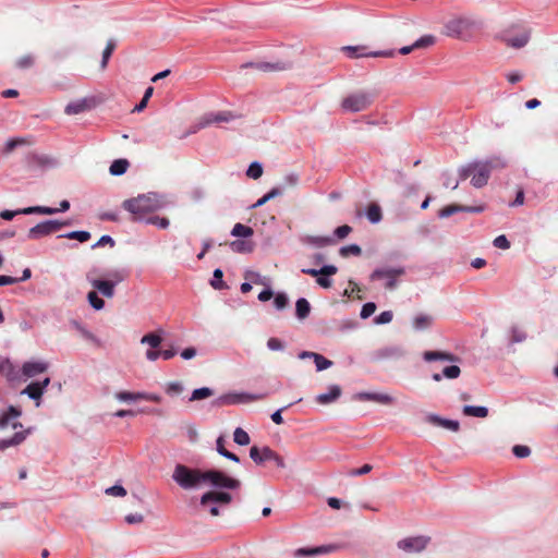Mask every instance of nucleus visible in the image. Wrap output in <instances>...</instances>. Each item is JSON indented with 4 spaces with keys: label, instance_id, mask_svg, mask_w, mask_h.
<instances>
[{
    "label": "nucleus",
    "instance_id": "nucleus-1",
    "mask_svg": "<svg viewBox=\"0 0 558 558\" xmlns=\"http://www.w3.org/2000/svg\"><path fill=\"white\" fill-rule=\"evenodd\" d=\"M172 481L183 490H198L210 485L217 489H238L241 482L216 469H199L178 463L174 465Z\"/></svg>",
    "mask_w": 558,
    "mask_h": 558
},
{
    "label": "nucleus",
    "instance_id": "nucleus-2",
    "mask_svg": "<svg viewBox=\"0 0 558 558\" xmlns=\"http://www.w3.org/2000/svg\"><path fill=\"white\" fill-rule=\"evenodd\" d=\"M506 166L507 161L500 157H494L487 161L471 162L468 166L461 168L460 178L461 180H465L466 178L472 177V185L475 187H483L487 184L490 171L493 169L505 168Z\"/></svg>",
    "mask_w": 558,
    "mask_h": 558
},
{
    "label": "nucleus",
    "instance_id": "nucleus-3",
    "mask_svg": "<svg viewBox=\"0 0 558 558\" xmlns=\"http://www.w3.org/2000/svg\"><path fill=\"white\" fill-rule=\"evenodd\" d=\"M165 205L162 197L156 193L140 195L123 202V207L135 216L156 211Z\"/></svg>",
    "mask_w": 558,
    "mask_h": 558
},
{
    "label": "nucleus",
    "instance_id": "nucleus-4",
    "mask_svg": "<svg viewBox=\"0 0 558 558\" xmlns=\"http://www.w3.org/2000/svg\"><path fill=\"white\" fill-rule=\"evenodd\" d=\"M377 93L372 89H359L347 95L341 101V108L347 112L364 111L372 106Z\"/></svg>",
    "mask_w": 558,
    "mask_h": 558
},
{
    "label": "nucleus",
    "instance_id": "nucleus-5",
    "mask_svg": "<svg viewBox=\"0 0 558 558\" xmlns=\"http://www.w3.org/2000/svg\"><path fill=\"white\" fill-rule=\"evenodd\" d=\"M531 33L527 28L520 25H511L502 29L498 37L507 46L519 49L524 47L530 40Z\"/></svg>",
    "mask_w": 558,
    "mask_h": 558
},
{
    "label": "nucleus",
    "instance_id": "nucleus-6",
    "mask_svg": "<svg viewBox=\"0 0 558 558\" xmlns=\"http://www.w3.org/2000/svg\"><path fill=\"white\" fill-rule=\"evenodd\" d=\"M475 25V21L470 16H453L444 24L441 33L448 37L462 38Z\"/></svg>",
    "mask_w": 558,
    "mask_h": 558
},
{
    "label": "nucleus",
    "instance_id": "nucleus-7",
    "mask_svg": "<svg viewBox=\"0 0 558 558\" xmlns=\"http://www.w3.org/2000/svg\"><path fill=\"white\" fill-rule=\"evenodd\" d=\"M238 118L239 116L231 111L208 112L198 119L197 123L193 126V132L198 129L207 128L211 124L222 125L223 123H231Z\"/></svg>",
    "mask_w": 558,
    "mask_h": 558
},
{
    "label": "nucleus",
    "instance_id": "nucleus-8",
    "mask_svg": "<svg viewBox=\"0 0 558 558\" xmlns=\"http://www.w3.org/2000/svg\"><path fill=\"white\" fill-rule=\"evenodd\" d=\"M66 225H68L66 221H60V220L41 221L28 230L27 239L39 240L44 236L50 235V234L59 231Z\"/></svg>",
    "mask_w": 558,
    "mask_h": 558
},
{
    "label": "nucleus",
    "instance_id": "nucleus-9",
    "mask_svg": "<svg viewBox=\"0 0 558 558\" xmlns=\"http://www.w3.org/2000/svg\"><path fill=\"white\" fill-rule=\"evenodd\" d=\"M405 274L403 267H384L375 269L372 275V280H385V287L388 290H393L397 287V279Z\"/></svg>",
    "mask_w": 558,
    "mask_h": 558
},
{
    "label": "nucleus",
    "instance_id": "nucleus-10",
    "mask_svg": "<svg viewBox=\"0 0 558 558\" xmlns=\"http://www.w3.org/2000/svg\"><path fill=\"white\" fill-rule=\"evenodd\" d=\"M265 397H266L265 393L253 395V393H247V392H231V393H226L223 396H220L216 402L219 405H233V404H241V403H248L252 401H257V400L264 399Z\"/></svg>",
    "mask_w": 558,
    "mask_h": 558
},
{
    "label": "nucleus",
    "instance_id": "nucleus-11",
    "mask_svg": "<svg viewBox=\"0 0 558 558\" xmlns=\"http://www.w3.org/2000/svg\"><path fill=\"white\" fill-rule=\"evenodd\" d=\"M338 269L333 265H325L320 269L315 268H304L302 269L303 274L310 275L312 277H317L316 282L322 288L328 289L331 287V280L328 278L337 274Z\"/></svg>",
    "mask_w": 558,
    "mask_h": 558
},
{
    "label": "nucleus",
    "instance_id": "nucleus-12",
    "mask_svg": "<svg viewBox=\"0 0 558 558\" xmlns=\"http://www.w3.org/2000/svg\"><path fill=\"white\" fill-rule=\"evenodd\" d=\"M342 50L350 58H361V57L392 58L396 54V51L393 49L366 52L365 51L366 47H364V46H345L342 48Z\"/></svg>",
    "mask_w": 558,
    "mask_h": 558
},
{
    "label": "nucleus",
    "instance_id": "nucleus-13",
    "mask_svg": "<svg viewBox=\"0 0 558 558\" xmlns=\"http://www.w3.org/2000/svg\"><path fill=\"white\" fill-rule=\"evenodd\" d=\"M232 502V495L223 490H207L199 497V507L205 508L210 504L229 505Z\"/></svg>",
    "mask_w": 558,
    "mask_h": 558
},
{
    "label": "nucleus",
    "instance_id": "nucleus-14",
    "mask_svg": "<svg viewBox=\"0 0 558 558\" xmlns=\"http://www.w3.org/2000/svg\"><path fill=\"white\" fill-rule=\"evenodd\" d=\"M428 541L425 536L407 537L398 542V548L408 554L420 553L425 549Z\"/></svg>",
    "mask_w": 558,
    "mask_h": 558
},
{
    "label": "nucleus",
    "instance_id": "nucleus-15",
    "mask_svg": "<svg viewBox=\"0 0 558 558\" xmlns=\"http://www.w3.org/2000/svg\"><path fill=\"white\" fill-rule=\"evenodd\" d=\"M54 210L47 206H32L17 210H2L0 211V217L4 220H12L16 215H32V214H40V215H51Z\"/></svg>",
    "mask_w": 558,
    "mask_h": 558
},
{
    "label": "nucleus",
    "instance_id": "nucleus-16",
    "mask_svg": "<svg viewBox=\"0 0 558 558\" xmlns=\"http://www.w3.org/2000/svg\"><path fill=\"white\" fill-rule=\"evenodd\" d=\"M116 399L122 402H130L136 400H146L159 403L161 401V397L156 393L148 392H129V391H120L116 393Z\"/></svg>",
    "mask_w": 558,
    "mask_h": 558
},
{
    "label": "nucleus",
    "instance_id": "nucleus-17",
    "mask_svg": "<svg viewBox=\"0 0 558 558\" xmlns=\"http://www.w3.org/2000/svg\"><path fill=\"white\" fill-rule=\"evenodd\" d=\"M352 400L354 401H374L380 404H391L395 399L387 395L380 392H357L352 396Z\"/></svg>",
    "mask_w": 558,
    "mask_h": 558
},
{
    "label": "nucleus",
    "instance_id": "nucleus-18",
    "mask_svg": "<svg viewBox=\"0 0 558 558\" xmlns=\"http://www.w3.org/2000/svg\"><path fill=\"white\" fill-rule=\"evenodd\" d=\"M96 105L95 98H82L66 105L64 112L66 114H78L93 109Z\"/></svg>",
    "mask_w": 558,
    "mask_h": 558
},
{
    "label": "nucleus",
    "instance_id": "nucleus-19",
    "mask_svg": "<svg viewBox=\"0 0 558 558\" xmlns=\"http://www.w3.org/2000/svg\"><path fill=\"white\" fill-rule=\"evenodd\" d=\"M405 350L400 345H392V347H386L381 348L374 352L373 356L376 361L381 360H398L404 356Z\"/></svg>",
    "mask_w": 558,
    "mask_h": 558
},
{
    "label": "nucleus",
    "instance_id": "nucleus-20",
    "mask_svg": "<svg viewBox=\"0 0 558 558\" xmlns=\"http://www.w3.org/2000/svg\"><path fill=\"white\" fill-rule=\"evenodd\" d=\"M290 66L286 62H250L242 65V68H254L262 72H278L287 70Z\"/></svg>",
    "mask_w": 558,
    "mask_h": 558
},
{
    "label": "nucleus",
    "instance_id": "nucleus-21",
    "mask_svg": "<svg viewBox=\"0 0 558 558\" xmlns=\"http://www.w3.org/2000/svg\"><path fill=\"white\" fill-rule=\"evenodd\" d=\"M425 420L429 424L442 427L454 433H457L460 429L459 421L444 418L437 414H428Z\"/></svg>",
    "mask_w": 558,
    "mask_h": 558
},
{
    "label": "nucleus",
    "instance_id": "nucleus-22",
    "mask_svg": "<svg viewBox=\"0 0 558 558\" xmlns=\"http://www.w3.org/2000/svg\"><path fill=\"white\" fill-rule=\"evenodd\" d=\"M250 457L256 464H263L266 461H270V459L275 457V451L267 446L263 448L253 446L250 449Z\"/></svg>",
    "mask_w": 558,
    "mask_h": 558
},
{
    "label": "nucleus",
    "instance_id": "nucleus-23",
    "mask_svg": "<svg viewBox=\"0 0 558 558\" xmlns=\"http://www.w3.org/2000/svg\"><path fill=\"white\" fill-rule=\"evenodd\" d=\"M48 368V364L39 361H29L25 362L22 367V373L27 378H32L40 373L46 372Z\"/></svg>",
    "mask_w": 558,
    "mask_h": 558
},
{
    "label": "nucleus",
    "instance_id": "nucleus-24",
    "mask_svg": "<svg viewBox=\"0 0 558 558\" xmlns=\"http://www.w3.org/2000/svg\"><path fill=\"white\" fill-rule=\"evenodd\" d=\"M90 284L106 298L110 299L114 295L116 282L113 281L93 279Z\"/></svg>",
    "mask_w": 558,
    "mask_h": 558
},
{
    "label": "nucleus",
    "instance_id": "nucleus-25",
    "mask_svg": "<svg viewBox=\"0 0 558 558\" xmlns=\"http://www.w3.org/2000/svg\"><path fill=\"white\" fill-rule=\"evenodd\" d=\"M341 396V388L338 385H331L329 387V391L326 393L317 395L315 400L319 404H330L338 400V398Z\"/></svg>",
    "mask_w": 558,
    "mask_h": 558
},
{
    "label": "nucleus",
    "instance_id": "nucleus-26",
    "mask_svg": "<svg viewBox=\"0 0 558 558\" xmlns=\"http://www.w3.org/2000/svg\"><path fill=\"white\" fill-rule=\"evenodd\" d=\"M423 359L426 362L441 361V362H457L458 357L445 351H425Z\"/></svg>",
    "mask_w": 558,
    "mask_h": 558
},
{
    "label": "nucleus",
    "instance_id": "nucleus-27",
    "mask_svg": "<svg viewBox=\"0 0 558 558\" xmlns=\"http://www.w3.org/2000/svg\"><path fill=\"white\" fill-rule=\"evenodd\" d=\"M335 549V546L328 545V546H317L312 548H299L295 551L296 557H310V556H316V555H323L330 553Z\"/></svg>",
    "mask_w": 558,
    "mask_h": 558
},
{
    "label": "nucleus",
    "instance_id": "nucleus-28",
    "mask_svg": "<svg viewBox=\"0 0 558 558\" xmlns=\"http://www.w3.org/2000/svg\"><path fill=\"white\" fill-rule=\"evenodd\" d=\"M460 374H461V369L459 366L449 365V366H446L442 368L441 374H439V373L433 374L432 378L435 381H440L442 379V377L448 378V379H456L460 376Z\"/></svg>",
    "mask_w": 558,
    "mask_h": 558
},
{
    "label": "nucleus",
    "instance_id": "nucleus-29",
    "mask_svg": "<svg viewBox=\"0 0 558 558\" xmlns=\"http://www.w3.org/2000/svg\"><path fill=\"white\" fill-rule=\"evenodd\" d=\"M434 322L433 316L428 314H418L413 318L412 325L416 331L428 329Z\"/></svg>",
    "mask_w": 558,
    "mask_h": 558
},
{
    "label": "nucleus",
    "instance_id": "nucleus-30",
    "mask_svg": "<svg viewBox=\"0 0 558 558\" xmlns=\"http://www.w3.org/2000/svg\"><path fill=\"white\" fill-rule=\"evenodd\" d=\"M230 248L235 253H251L254 248V244L245 239L234 240L229 243Z\"/></svg>",
    "mask_w": 558,
    "mask_h": 558
},
{
    "label": "nucleus",
    "instance_id": "nucleus-31",
    "mask_svg": "<svg viewBox=\"0 0 558 558\" xmlns=\"http://www.w3.org/2000/svg\"><path fill=\"white\" fill-rule=\"evenodd\" d=\"M22 395L28 396L32 400L36 401V407H40V398L44 392L38 384L31 383L22 390Z\"/></svg>",
    "mask_w": 558,
    "mask_h": 558
},
{
    "label": "nucleus",
    "instance_id": "nucleus-32",
    "mask_svg": "<svg viewBox=\"0 0 558 558\" xmlns=\"http://www.w3.org/2000/svg\"><path fill=\"white\" fill-rule=\"evenodd\" d=\"M462 413L465 416L485 418L488 415V409L482 405H464Z\"/></svg>",
    "mask_w": 558,
    "mask_h": 558
},
{
    "label": "nucleus",
    "instance_id": "nucleus-33",
    "mask_svg": "<svg viewBox=\"0 0 558 558\" xmlns=\"http://www.w3.org/2000/svg\"><path fill=\"white\" fill-rule=\"evenodd\" d=\"M311 313V305L308 301L304 298H301L295 303V314L296 317L301 320L305 319Z\"/></svg>",
    "mask_w": 558,
    "mask_h": 558
},
{
    "label": "nucleus",
    "instance_id": "nucleus-34",
    "mask_svg": "<svg viewBox=\"0 0 558 558\" xmlns=\"http://www.w3.org/2000/svg\"><path fill=\"white\" fill-rule=\"evenodd\" d=\"M129 166L130 163L126 159H117L111 163L109 172L114 177L122 175L126 172Z\"/></svg>",
    "mask_w": 558,
    "mask_h": 558
},
{
    "label": "nucleus",
    "instance_id": "nucleus-35",
    "mask_svg": "<svg viewBox=\"0 0 558 558\" xmlns=\"http://www.w3.org/2000/svg\"><path fill=\"white\" fill-rule=\"evenodd\" d=\"M254 231L251 227L244 226L240 222L235 223L231 230V235L235 238L247 239L253 235Z\"/></svg>",
    "mask_w": 558,
    "mask_h": 558
},
{
    "label": "nucleus",
    "instance_id": "nucleus-36",
    "mask_svg": "<svg viewBox=\"0 0 558 558\" xmlns=\"http://www.w3.org/2000/svg\"><path fill=\"white\" fill-rule=\"evenodd\" d=\"M216 449H217V452L220 456H222V457H225V458H227V459H229V460H231L233 462H239L240 461V459H239V457L236 454H234V453H232V452H230V451H228L226 449V447H225V438L222 436L217 438V440H216Z\"/></svg>",
    "mask_w": 558,
    "mask_h": 558
},
{
    "label": "nucleus",
    "instance_id": "nucleus-37",
    "mask_svg": "<svg viewBox=\"0 0 558 558\" xmlns=\"http://www.w3.org/2000/svg\"><path fill=\"white\" fill-rule=\"evenodd\" d=\"M366 217L369 220V222L378 223L381 220V218H383L380 206L378 204H375V203L371 204L367 207Z\"/></svg>",
    "mask_w": 558,
    "mask_h": 558
},
{
    "label": "nucleus",
    "instance_id": "nucleus-38",
    "mask_svg": "<svg viewBox=\"0 0 558 558\" xmlns=\"http://www.w3.org/2000/svg\"><path fill=\"white\" fill-rule=\"evenodd\" d=\"M35 56L32 53L22 56L16 59L15 66L20 70H27L31 69L35 64Z\"/></svg>",
    "mask_w": 558,
    "mask_h": 558
},
{
    "label": "nucleus",
    "instance_id": "nucleus-39",
    "mask_svg": "<svg viewBox=\"0 0 558 558\" xmlns=\"http://www.w3.org/2000/svg\"><path fill=\"white\" fill-rule=\"evenodd\" d=\"M214 395V390L208 387H202L193 390L190 401H197L209 398Z\"/></svg>",
    "mask_w": 558,
    "mask_h": 558
},
{
    "label": "nucleus",
    "instance_id": "nucleus-40",
    "mask_svg": "<svg viewBox=\"0 0 558 558\" xmlns=\"http://www.w3.org/2000/svg\"><path fill=\"white\" fill-rule=\"evenodd\" d=\"M116 48V41L113 39H109L107 41V45L102 51V58H101V62H100V66L101 69H105L108 64V61L113 52Z\"/></svg>",
    "mask_w": 558,
    "mask_h": 558
},
{
    "label": "nucleus",
    "instance_id": "nucleus-41",
    "mask_svg": "<svg viewBox=\"0 0 558 558\" xmlns=\"http://www.w3.org/2000/svg\"><path fill=\"white\" fill-rule=\"evenodd\" d=\"M59 238H65L70 240H77L81 243H84L90 239V233L87 231H71L65 234L59 235Z\"/></svg>",
    "mask_w": 558,
    "mask_h": 558
},
{
    "label": "nucleus",
    "instance_id": "nucleus-42",
    "mask_svg": "<svg viewBox=\"0 0 558 558\" xmlns=\"http://www.w3.org/2000/svg\"><path fill=\"white\" fill-rule=\"evenodd\" d=\"M162 339L159 335L149 332L142 337L141 343L148 344L150 348H158L161 343Z\"/></svg>",
    "mask_w": 558,
    "mask_h": 558
},
{
    "label": "nucleus",
    "instance_id": "nucleus-43",
    "mask_svg": "<svg viewBox=\"0 0 558 558\" xmlns=\"http://www.w3.org/2000/svg\"><path fill=\"white\" fill-rule=\"evenodd\" d=\"M233 440L235 444L240 446H246L250 444V436L248 434L242 429L241 427H236L233 433Z\"/></svg>",
    "mask_w": 558,
    "mask_h": 558
},
{
    "label": "nucleus",
    "instance_id": "nucleus-44",
    "mask_svg": "<svg viewBox=\"0 0 558 558\" xmlns=\"http://www.w3.org/2000/svg\"><path fill=\"white\" fill-rule=\"evenodd\" d=\"M87 300L89 305L96 311H100L105 307V301L100 299L95 291L88 292Z\"/></svg>",
    "mask_w": 558,
    "mask_h": 558
},
{
    "label": "nucleus",
    "instance_id": "nucleus-45",
    "mask_svg": "<svg viewBox=\"0 0 558 558\" xmlns=\"http://www.w3.org/2000/svg\"><path fill=\"white\" fill-rule=\"evenodd\" d=\"M436 43V37L434 35H424L417 40L414 41V47L416 49H423L433 46Z\"/></svg>",
    "mask_w": 558,
    "mask_h": 558
},
{
    "label": "nucleus",
    "instance_id": "nucleus-46",
    "mask_svg": "<svg viewBox=\"0 0 558 558\" xmlns=\"http://www.w3.org/2000/svg\"><path fill=\"white\" fill-rule=\"evenodd\" d=\"M306 242L318 247H324L333 243L330 236H307Z\"/></svg>",
    "mask_w": 558,
    "mask_h": 558
},
{
    "label": "nucleus",
    "instance_id": "nucleus-47",
    "mask_svg": "<svg viewBox=\"0 0 558 558\" xmlns=\"http://www.w3.org/2000/svg\"><path fill=\"white\" fill-rule=\"evenodd\" d=\"M214 278L213 280L210 281V286L216 289V290H221L223 288H226V284L225 282L222 281V276H223V272L221 269L217 268L214 270Z\"/></svg>",
    "mask_w": 558,
    "mask_h": 558
},
{
    "label": "nucleus",
    "instance_id": "nucleus-48",
    "mask_svg": "<svg viewBox=\"0 0 558 558\" xmlns=\"http://www.w3.org/2000/svg\"><path fill=\"white\" fill-rule=\"evenodd\" d=\"M361 253H362V250L357 244H350L347 246H342L340 248V255L342 257H348L350 255L359 256V255H361Z\"/></svg>",
    "mask_w": 558,
    "mask_h": 558
},
{
    "label": "nucleus",
    "instance_id": "nucleus-49",
    "mask_svg": "<svg viewBox=\"0 0 558 558\" xmlns=\"http://www.w3.org/2000/svg\"><path fill=\"white\" fill-rule=\"evenodd\" d=\"M457 213H463V206L462 205H449V206L444 207L439 211V217L440 218H448V217H450V216H452L453 214H457Z\"/></svg>",
    "mask_w": 558,
    "mask_h": 558
},
{
    "label": "nucleus",
    "instance_id": "nucleus-50",
    "mask_svg": "<svg viewBox=\"0 0 558 558\" xmlns=\"http://www.w3.org/2000/svg\"><path fill=\"white\" fill-rule=\"evenodd\" d=\"M246 174L248 178H252V179H258L262 177L263 174V167L259 162L257 161H254L250 165L247 171H246Z\"/></svg>",
    "mask_w": 558,
    "mask_h": 558
},
{
    "label": "nucleus",
    "instance_id": "nucleus-51",
    "mask_svg": "<svg viewBox=\"0 0 558 558\" xmlns=\"http://www.w3.org/2000/svg\"><path fill=\"white\" fill-rule=\"evenodd\" d=\"M314 363L318 372L325 371L332 365V362L330 360L326 359L325 356L318 353L315 356Z\"/></svg>",
    "mask_w": 558,
    "mask_h": 558
},
{
    "label": "nucleus",
    "instance_id": "nucleus-52",
    "mask_svg": "<svg viewBox=\"0 0 558 558\" xmlns=\"http://www.w3.org/2000/svg\"><path fill=\"white\" fill-rule=\"evenodd\" d=\"M183 385L180 381H171L166 386V392L169 396H178L183 391Z\"/></svg>",
    "mask_w": 558,
    "mask_h": 558
},
{
    "label": "nucleus",
    "instance_id": "nucleus-53",
    "mask_svg": "<svg viewBox=\"0 0 558 558\" xmlns=\"http://www.w3.org/2000/svg\"><path fill=\"white\" fill-rule=\"evenodd\" d=\"M288 303H289V299L286 293L280 292V293L276 294V296L274 299V305L278 311L286 308Z\"/></svg>",
    "mask_w": 558,
    "mask_h": 558
},
{
    "label": "nucleus",
    "instance_id": "nucleus-54",
    "mask_svg": "<svg viewBox=\"0 0 558 558\" xmlns=\"http://www.w3.org/2000/svg\"><path fill=\"white\" fill-rule=\"evenodd\" d=\"M33 432V428L32 427H28L27 429H25L24 432H19V433H15L12 437H11V444L13 446H17L20 444H22L26 437Z\"/></svg>",
    "mask_w": 558,
    "mask_h": 558
},
{
    "label": "nucleus",
    "instance_id": "nucleus-55",
    "mask_svg": "<svg viewBox=\"0 0 558 558\" xmlns=\"http://www.w3.org/2000/svg\"><path fill=\"white\" fill-rule=\"evenodd\" d=\"M393 318V314L391 311H384L378 316L375 317L374 323L376 325H385L389 324Z\"/></svg>",
    "mask_w": 558,
    "mask_h": 558
},
{
    "label": "nucleus",
    "instance_id": "nucleus-56",
    "mask_svg": "<svg viewBox=\"0 0 558 558\" xmlns=\"http://www.w3.org/2000/svg\"><path fill=\"white\" fill-rule=\"evenodd\" d=\"M526 339V333L517 326L511 328V342L519 343Z\"/></svg>",
    "mask_w": 558,
    "mask_h": 558
},
{
    "label": "nucleus",
    "instance_id": "nucleus-57",
    "mask_svg": "<svg viewBox=\"0 0 558 558\" xmlns=\"http://www.w3.org/2000/svg\"><path fill=\"white\" fill-rule=\"evenodd\" d=\"M146 223L156 225L160 229H167L170 225L169 220L165 217L154 216L146 220Z\"/></svg>",
    "mask_w": 558,
    "mask_h": 558
},
{
    "label": "nucleus",
    "instance_id": "nucleus-58",
    "mask_svg": "<svg viewBox=\"0 0 558 558\" xmlns=\"http://www.w3.org/2000/svg\"><path fill=\"white\" fill-rule=\"evenodd\" d=\"M375 311H376L375 303H373V302L365 303L362 306L360 316H361V318L366 319V318L371 317L375 313Z\"/></svg>",
    "mask_w": 558,
    "mask_h": 558
},
{
    "label": "nucleus",
    "instance_id": "nucleus-59",
    "mask_svg": "<svg viewBox=\"0 0 558 558\" xmlns=\"http://www.w3.org/2000/svg\"><path fill=\"white\" fill-rule=\"evenodd\" d=\"M512 452L517 458H526L531 454V449L524 445H515L512 448Z\"/></svg>",
    "mask_w": 558,
    "mask_h": 558
},
{
    "label": "nucleus",
    "instance_id": "nucleus-60",
    "mask_svg": "<svg viewBox=\"0 0 558 558\" xmlns=\"http://www.w3.org/2000/svg\"><path fill=\"white\" fill-rule=\"evenodd\" d=\"M71 324L85 339H94V335L84 325L77 320H73Z\"/></svg>",
    "mask_w": 558,
    "mask_h": 558
},
{
    "label": "nucleus",
    "instance_id": "nucleus-61",
    "mask_svg": "<svg viewBox=\"0 0 558 558\" xmlns=\"http://www.w3.org/2000/svg\"><path fill=\"white\" fill-rule=\"evenodd\" d=\"M106 494L116 497H123L126 495V490L121 485H113L106 489Z\"/></svg>",
    "mask_w": 558,
    "mask_h": 558
},
{
    "label": "nucleus",
    "instance_id": "nucleus-62",
    "mask_svg": "<svg viewBox=\"0 0 558 558\" xmlns=\"http://www.w3.org/2000/svg\"><path fill=\"white\" fill-rule=\"evenodd\" d=\"M267 347L271 351H281L284 349L283 342L278 338H269L267 341Z\"/></svg>",
    "mask_w": 558,
    "mask_h": 558
},
{
    "label": "nucleus",
    "instance_id": "nucleus-63",
    "mask_svg": "<svg viewBox=\"0 0 558 558\" xmlns=\"http://www.w3.org/2000/svg\"><path fill=\"white\" fill-rule=\"evenodd\" d=\"M352 231V228L348 225H343V226H340L338 228H336L335 230V235L338 238V239H344L347 238Z\"/></svg>",
    "mask_w": 558,
    "mask_h": 558
},
{
    "label": "nucleus",
    "instance_id": "nucleus-64",
    "mask_svg": "<svg viewBox=\"0 0 558 558\" xmlns=\"http://www.w3.org/2000/svg\"><path fill=\"white\" fill-rule=\"evenodd\" d=\"M494 246L501 248V250H508L510 247V242L505 235H498L494 240Z\"/></svg>",
    "mask_w": 558,
    "mask_h": 558
}]
</instances>
